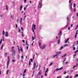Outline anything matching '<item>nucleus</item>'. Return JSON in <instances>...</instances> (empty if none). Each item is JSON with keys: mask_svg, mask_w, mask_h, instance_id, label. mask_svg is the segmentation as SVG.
<instances>
[{"mask_svg": "<svg viewBox=\"0 0 78 78\" xmlns=\"http://www.w3.org/2000/svg\"><path fill=\"white\" fill-rule=\"evenodd\" d=\"M22 37H24V34H23V32H22Z\"/></svg>", "mask_w": 78, "mask_h": 78, "instance_id": "f704fd0d", "label": "nucleus"}, {"mask_svg": "<svg viewBox=\"0 0 78 78\" xmlns=\"http://www.w3.org/2000/svg\"><path fill=\"white\" fill-rule=\"evenodd\" d=\"M66 73H67V72L66 71H65L63 73L64 75H66Z\"/></svg>", "mask_w": 78, "mask_h": 78, "instance_id": "7c9ffc66", "label": "nucleus"}, {"mask_svg": "<svg viewBox=\"0 0 78 78\" xmlns=\"http://www.w3.org/2000/svg\"><path fill=\"white\" fill-rule=\"evenodd\" d=\"M56 70H54L53 72V73H55V72H56Z\"/></svg>", "mask_w": 78, "mask_h": 78, "instance_id": "bf43d9fd", "label": "nucleus"}, {"mask_svg": "<svg viewBox=\"0 0 78 78\" xmlns=\"http://www.w3.org/2000/svg\"><path fill=\"white\" fill-rule=\"evenodd\" d=\"M5 56H7V53L6 52H5Z\"/></svg>", "mask_w": 78, "mask_h": 78, "instance_id": "864d4df0", "label": "nucleus"}, {"mask_svg": "<svg viewBox=\"0 0 78 78\" xmlns=\"http://www.w3.org/2000/svg\"><path fill=\"white\" fill-rule=\"evenodd\" d=\"M26 45H27V46H28V44L27 43V41H26Z\"/></svg>", "mask_w": 78, "mask_h": 78, "instance_id": "5701e85b", "label": "nucleus"}, {"mask_svg": "<svg viewBox=\"0 0 78 78\" xmlns=\"http://www.w3.org/2000/svg\"><path fill=\"white\" fill-rule=\"evenodd\" d=\"M48 68H47V69L45 72L47 73V72H48Z\"/></svg>", "mask_w": 78, "mask_h": 78, "instance_id": "603ef678", "label": "nucleus"}, {"mask_svg": "<svg viewBox=\"0 0 78 78\" xmlns=\"http://www.w3.org/2000/svg\"><path fill=\"white\" fill-rule=\"evenodd\" d=\"M5 37H8V32L6 31L5 32Z\"/></svg>", "mask_w": 78, "mask_h": 78, "instance_id": "423d86ee", "label": "nucleus"}, {"mask_svg": "<svg viewBox=\"0 0 78 78\" xmlns=\"http://www.w3.org/2000/svg\"><path fill=\"white\" fill-rule=\"evenodd\" d=\"M72 3H71V9H72Z\"/></svg>", "mask_w": 78, "mask_h": 78, "instance_id": "4d7b16f0", "label": "nucleus"}, {"mask_svg": "<svg viewBox=\"0 0 78 78\" xmlns=\"http://www.w3.org/2000/svg\"><path fill=\"white\" fill-rule=\"evenodd\" d=\"M18 52L19 53H20V49L19 48V47L18 48Z\"/></svg>", "mask_w": 78, "mask_h": 78, "instance_id": "72a5a7b5", "label": "nucleus"}, {"mask_svg": "<svg viewBox=\"0 0 78 78\" xmlns=\"http://www.w3.org/2000/svg\"><path fill=\"white\" fill-rule=\"evenodd\" d=\"M5 31L3 30L2 31V35H5Z\"/></svg>", "mask_w": 78, "mask_h": 78, "instance_id": "a211bd4d", "label": "nucleus"}, {"mask_svg": "<svg viewBox=\"0 0 78 78\" xmlns=\"http://www.w3.org/2000/svg\"><path fill=\"white\" fill-rule=\"evenodd\" d=\"M78 49L76 51H75L74 52V53L75 54V53H77L78 52Z\"/></svg>", "mask_w": 78, "mask_h": 78, "instance_id": "b1692460", "label": "nucleus"}, {"mask_svg": "<svg viewBox=\"0 0 78 78\" xmlns=\"http://www.w3.org/2000/svg\"><path fill=\"white\" fill-rule=\"evenodd\" d=\"M63 69L62 67H61V68H60L59 69L58 68H57L55 70L56 71H58V70H62Z\"/></svg>", "mask_w": 78, "mask_h": 78, "instance_id": "39448f33", "label": "nucleus"}, {"mask_svg": "<svg viewBox=\"0 0 78 78\" xmlns=\"http://www.w3.org/2000/svg\"><path fill=\"white\" fill-rule=\"evenodd\" d=\"M24 3H27L26 0H24Z\"/></svg>", "mask_w": 78, "mask_h": 78, "instance_id": "a18cd8bd", "label": "nucleus"}, {"mask_svg": "<svg viewBox=\"0 0 78 78\" xmlns=\"http://www.w3.org/2000/svg\"><path fill=\"white\" fill-rule=\"evenodd\" d=\"M21 30H22V31H23V27H22L21 28Z\"/></svg>", "mask_w": 78, "mask_h": 78, "instance_id": "6e6d98bb", "label": "nucleus"}, {"mask_svg": "<svg viewBox=\"0 0 78 78\" xmlns=\"http://www.w3.org/2000/svg\"><path fill=\"white\" fill-rule=\"evenodd\" d=\"M33 27L34 30H36V25L34 24Z\"/></svg>", "mask_w": 78, "mask_h": 78, "instance_id": "4be33fe9", "label": "nucleus"}, {"mask_svg": "<svg viewBox=\"0 0 78 78\" xmlns=\"http://www.w3.org/2000/svg\"><path fill=\"white\" fill-rule=\"evenodd\" d=\"M5 7L6 8V10H8V6L7 5H6Z\"/></svg>", "mask_w": 78, "mask_h": 78, "instance_id": "c85d7f7f", "label": "nucleus"}, {"mask_svg": "<svg viewBox=\"0 0 78 78\" xmlns=\"http://www.w3.org/2000/svg\"><path fill=\"white\" fill-rule=\"evenodd\" d=\"M42 3H41V2H40L39 4V5L38 6V8H39V7L40 8H42Z\"/></svg>", "mask_w": 78, "mask_h": 78, "instance_id": "7ed1b4c3", "label": "nucleus"}, {"mask_svg": "<svg viewBox=\"0 0 78 78\" xmlns=\"http://www.w3.org/2000/svg\"><path fill=\"white\" fill-rule=\"evenodd\" d=\"M77 37V35H75L74 37L75 38H76V37Z\"/></svg>", "mask_w": 78, "mask_h": 78, "instance_id": "8fccbe9b", "label": "nucleus"}, {"mask_svg": "<svg viewBox=\"0 0 78 78\" xmlns=\"http://www.w3.org/2000/svg\"><path fill=\"white\" fill-rule=\"evenodd\" d=\"M35 67H34H34L32 68V69H35Z\"/></svg>", "mask_w": 78, "mask_h": 78, "instance_id": "69168bd1", "label": "nucleus"}, {"mask_svg": "<svg viewBox=\"0 0 78 78\" xmlns=\"http://www.w3.org/2000/svg\"><path fill=\"white\" fill-rule=\"evenodd\" d=\"M21 58L22 59H23V56H22L21 57Z\"/></svg>", "mask_w": 78, "mask_h": 78, "instance_id": "de8ad7c7", "label": "nucleus"}, {"mask_svg": "<svg viewBox=\"0 0 78 78\" xmlns=\"http://www.w3.org/2000/svg\"><path fill=\"white\" fill-rule=\"evenodd\" d=\"M8 61H9V62L10 61V59H9V56L8 57Z\"/></svg>", "mask_w": 78, "mask_h": 78, "instance_id": "e433bc0d", "label": "nucleus"}, {"mask_svg": "<svg viewBox=\"0 0 78 78\" xmlns=\"http://www.w3.org/2000/svg\"><path fill=\"white\" fill-rule=\"evenodd\" d=\"M45 46H46L45 45H43L41 47V48H41L42 50H44V49L45 48Z\"/></svg>", "mask_w": 78, "mask_h": 78, "instance_id": "20e7f679", "label": "nucleus"}, {"mask_svg": "<svg viewBox=\"0 0 78 78\" xmlns=\"http://www.w3.org/2000/svg\"><path fill=\"white\" fill-rule=\"evenodd\" d=\"M42 27V26L41 25H40L39 27V29H41Z\"/></svg>", "mask_w": 78, "mask_h": 78, "instance_id": "aec40b11", "label": "nucleus"}, {"mask_svg": "<svg viewBox=\"0 0 78 78\" xmlns=\"http://www.w3.org/2000/svg\"><path fill=\"white\" fill-rule=\"evenodd\" d=\"M45 76H47V73L46 72H45Z\"/></svg>", "mask_w": 78, "mask_h": 78, "instance_id": "4c0bfd02", "label": "nucleus"}, {"mask_svg": "<svg viewBox=\"0 0 78 78\" xmlns=\"http://www.w3.org/2000/svg\"><path fill=\"white\" fill-rule=\"evenodd\" d=\"M9 70H8L7 71V73H6V74L7 75H8V72H9Z\"/></svg>", "mask_w": 78, "mask_h": 78, "instance_id": "bb28decb", "label": "nucleus"}, {"mask_svg": "<svg viewBox=\"0 0 78 78\" xmlns=\"http://www.w3.org/2000/svg\"><path fill=\"white\" fill-rule=\"evenodd\" d=\"M76 54H75L73 55V57H75L76 56Z\"/></svg>", "mask_w": 78, "mask_h": 78, "instance_id": "09e8293b", "label": "nucleus"}, {"mask_svg": "<svg viewBox=\"0 0 78 78\" xmlns=\"http://www.w3.org/2000/svg\"><path fill=\"white\" fill-rule=\"evenodd\" d=\"M22 41H23V43H25V41L24 40H23Z\"/></svg>", "mask_w": 78, "mask_h": 78, "instance_id": "e2e57ef3", "label": "nucleus"}, {"mask_svg": "<svg viewBox=\"0 0 78 78\" xmlns=\"http://www.w3.org/2000/svg\"><path fill=\"white\" fill-rule=\"evenodd\" d=\"M41 70L39 72V73L38 74V75H41V73H42V72H41Z\"/></svg>", "mask_w": 78, "mask_h": 78, "instance_id": "f8f14e48", "label": "nucleus"}, {"mask_svg": "<svg viewBox=\"0 0 78 78\" xmlns=\"http://www.w3.org/2000/svg\"><path fill=\"white\" fill-rule=\"evenodd\" d=\"M67 21H69V17H67Z\"/></svg>", "mask_w": 78, "mask_h": 78, "instance_id": "49530a36", "label": "nucleus"}, {"mask_svg": "<svg viewBox=\"0 0 78 78\" xmlns=\"http://www.w3.org/2000/svg\"><path fill=\"white\" fill-rule=\"evenodd\" d=\"M20 11H21L22 9V8H23V6L22 5H20Z\"/></svg>", "mask_w": 78, "mask_h": 78, "instance_id": "dca6fc26", "label": "nucleus"}, {"mask_svg": "<svg viewBox=\"0 0 78 78\" xmlns=\"http://www.w3.org/2000/svg\"><path fill=\"white\" fill-rule=\"evenodd\" d=\"M69 78V76H67L65 78Z\"/></svg>", "mask_w": 78, "mask_h": 78, "instance_id": "0e129e2a", "label": "nucleus"}, {"mask_svg": "<svg viewBox=\"0 0 78 78\" xmlns=\"http://www.w3.org/2000/svg\"><path fill=\"white\" fill-rule=\"evenodd\" d=\"M3 44L2 45V46L1 48V50H2L3 49Z\"/></svg>", "mask_w": 78, "mask_h": 78, "instance_id": "393cba45", "label": "nucleus"}, {"mask_svg": "<svg viewBox=\"0 0 78 78\" xmlns=\"http://www.w3.org/2000/svg\"><path fill=\"white\" fill-rule=\"evenodd\" d=\"M30 64H31V61H29V66L30 65Z\"/></svg>", "mask_w": 78, "mask_h": 78, "instance_id": "c03bdc74", "label": "nucleus"}, {"mask_svg": "<svg viewBox=\"0 0 78 78\" xmlns=\"http://www.w3.org/2000/svg\"><path fill=\"white\" fill-rule=\"evenodd\" d=\"M63 48V47L62 46L60 48V50H62Z\"/></svg>", "mask_w": 78, "mask_h": 78, "instance_id": "58836bf2", "label": "nucleus"}, {"mask_svg": "<svg viewBox=\"0 0 78 78\" xmlns=\"http://www.w3.org/2000/svg\"><path fill=\"white\" fill-rule=\"evenodd\" d=\"M12 62H15V61H16V60H15L14 59H12Z\"/></svg>", "mask_w": 78, "mask_h": 78, "instance_id": "a19ab883", "label": "nucleus"}, {"mask_svg": "<svg viewBox=\"0 0 78 78\" xmlns=\"http://www.w3.org/2000/svg\"><path fill=\"white\" fill-rule=\"evenodd\" d=\"M73 50H75V47H74L73 48Z\"/></svg>", "mask_w": 78, "mask_h": 78, "instance_id": "13d9d810", "label": "nucleus"}, {"mask_svg": "<svg viewBox=\"0 0 78 78\" xmlns=\"http://www.w3.org/2000/svg\"><path fill=\"white\" fill-rule=\"evenodd\" d=\"M75 67H76V66H73V69H75Z\"/></svg>", "mask_w": 78, "mask_h": 78, "instance_id": "5fc2aeb1", "label": "nucleus"}, {"mask_svg": "<svg viewBox=\"0 0 78 78\" xmlns=\"http://www.w3.org/2000/svg\"><path fill=\"white\" fill-rule=\"evenodd\" d=\"M61 35H62V33L61 31H60L59 33L58 34V35L59 36H61Z\"/></svg>", "mask_w": 78, "mask_h": 78, "instance_id": "6e6552de", "label": "nucleus"}, {"mask_svg": "<svg viewBox=\"0 0 78 78\" xmlns=\"http://www.w3.org/2000/svg\"><path fill=\"white\" fill-rule=\"evenodd\" d=\"M20 50L22 52H23V49H22V48L21 47H20Z\"/></svg>", "mask_w": 78, "mask_h": 78, "instance_id": "a878e982", "label": "nucleus"}, {"mask_svg": "<svg viewBox=\"0 0 78 78\" xmlns=\"http://www.w3.org/2000/svg\"><path fill=\"white\" fill-rule=\"evenodd\" d=\"M30 60L31 61V62H33V59L32 58H30Z\"/></svg>", "mask_w": 78, "mask_h": 78, "instance_id": "052dcab7", "label": "nucleus"}, {"mask_svg": "<svg viewBox=\"0 0 78 78\" xmlns=\"http://www.w3.org/2000/svg\"><path fill=\"white\" fill-rule=\"evenodd\" d=\"M68 44H66L64 45V46L65 47H67L68 46Z\"/></svg>", "mask_w": 78, "mask_h": 78, "instance_id": "6ab92c4d", "label": "nucleus"}, {"mask_svg": "<svg viewBox=\"0 0 78 78\" xmlns=\"http://www.w3.org/2000/svg\"><path fill=\"white\" fill-rule=\"evenodd\" d=\"M11 18L12 19H14V16H12V15H11L10 16Z\"/></svg>", "mask_w": 78, "mask_h": 78, "instance_id": "ddd939ff", "label": "nucleus"}, {"mask_svg": "<svg viewBox=\"0 0 78 78\" xmlns=\"http://www.w3.org/2000/svg\"><path fill=\"white\" fill-rule=\"evenodd\" d=\"M73 9L74 12H75L76 11V9L75 8H73Z\"/></svg>", "mask_w": 78, "mask_h": 78, "instance_id": "cd10ccee", "label": "nucleus"}, {"mask_svg": "<svg viewBox=\"0 0 78 78\" xmlns=\"http://www.w3.org/2000/svg\"><path fill=\"white\" fill-rule=\"evenodd\" d=\"M78 25H77L76 27L75 28V30H76L78 28Z\"/></svg>", "mask_w": 78, "mask_h": 78, "instance_id": "ea45409f", "label": "nucleus"}, {"mask_svg": "<svg viewBox=\"0 0 78 78\" xmlns=\"http://www.w3.org/2000/svg\"><path fill=\"white\" fill-rule=\"evenodd\" d=\"M26 71H27V70L26 69H25V70L24 71V73H26Z\"/></svg>", "mask_w": 78, "mask_h": 78, "instance_id": "3c124183", "label": "nucleus"}, {"mask_svg": "<svg viewBox=\"0 0 78 78\" xmlns=\"http://www.w3.org/2000/svg\"><path fill=\"white\" fill-rule=\"evenodd\" d=\"M61 51H58L56 53V55L57 56H59L60 55L59 54H61Z\"/></svg>", "mask_w": 78, "mask_h": 78, "instance_id": "f03ea898", "label": "nucleus"}, {"mask_svg": "<svg viewBox=\"0 0 78 78\" xmlns=\"http://www.w3.org/2000/svg\"><path fill=\"white\" fill-rule=\"evenodd\" d=\"M53 64V62H51L50 64L49 65V66H51Z\"/></svg>", "mask_w": 78, "mask_h": 78, "instance_id": "37998d69", "label": "nucleus"}, {"mask_svg": "<svg viewBox=\"0 0 78 78\" xmlns=\"http://www.w3.org/2000/svg\"><path fill=\"white\" fill-rule=\"evenodd\" d=\"M66 55H67V54H64L63 55H62L61 56V57L62 58H64V57H66Z\"/></svg>", "mask_w": 78, "mask_h": 78, "instance_id": "4468645a", "label": "nucleus"}, {"mask_svg": "<svg viewBox=\"0 0 78 78\" xmlns=\"http://www.w3.org/2000/svg\"><path fill=\"white\" fill-rule=\"evenodd\" d=\"M14 47L12 46V56H15V54H16V51L14 49Z\"/></svg>", "mask_w": 78, "mask_h": 78, "instance_id": "f257e3e1", "label": "nucleus"}, {"mask_svg": "<svg viewBox=\"0 0 78 78\" xmlns=\"http://www.w3.org/2000/svg\"><path fill=\"white\" fill-rule=\"evenodd\" d=\"M2 39H1L0 41V45H1V44H2Z\"/></svg>", "mask_w": 78, "mask_h": 78, "instance_id": "c9c22d12", "label": "nucleus"}, {"mask_svg": "<svg viewBox=\"0 0 78 78\" xmlns=\"http://www.w3.org/2000/svg\"><path fill=\"white\" fill-rule=\"evenodd\" d=\"M75 6H76V4L74 3H73V7L74 8H75Z\"/></svg>", "mask_w": 78, "mask_h": 78, "instance_id": "c756f323", "label": "nucleus"}, {"mask_svg": "<svg viewBox=\"0 0 78 78\" xmlns=\"http://www.w3.org/2000/svg\"><path fill=\"white\" fill-rule=\"evenodd\" d=\"M56 56H57L56 55H53L52 56V58H55Z\"/></svg>", "mask_w": 78, "mask_h": 78, "instance_id": "2eb2a0df", "label": "nucleus"}, {"mask_svg": "<svg viewBox=\"0 0 78 78\" xmlns=\"http://www.w3.org/2000/svg\"><path fill=\"white\" fill-rule=\"evenodd\" d=\"M75 77H78V74H76V75L74 76Z\"/></svg>", "mask_w": 78, "mask_h": 78, "instance_id": "2f4dec72", "label": "nucleus"}, {"mask_svg": "<svg viewBox=\"0 0 78 78\" xmlns=\"http://www.w3.org/2000/svg\"><path fill=\"white\" fill-rule=\"evenodd\" d=\"M70 72H71V73H72V72H73V70H70Z\"/></svg>", "mask_w": 78, "mask_h": 78, "instance_id": "680f3d73", "label": "nucleus"}, {"mask_svg": "<svg viewBox=\"0 0 78 78\" xmlns=\"http://www.w3.org/2000/svg\"><path fill=\"white\" fill-rule=\"evenodd\" d=\"M22 18H21L20 20V24H22Z\"/></svg>", "mask_w": 78, "mask_h": 78, "instance_id": "9b49d317", "label": "nucleus"}, {"mask_svg": "<svg viewBox=\"0 0 78 78\" xmlns=\"http://www.w3.org/2000/svg\"><path fill=\"white\" fill-rule=\"evenodd\" d=\"M34 26V24H33V26H32V31L34 33V28H33V27Z\"/></svg>", "mask_w": 78, "mask_h": 78, "instance_id": "1a4fd4ad", "label": "nucleus"}, {"mask_svg": "<svg viewBox=\"0 0 78 78\" xmlns=\"http://www.w3.org/2000/svg\"><path fill=\"white\" fill-rule=\"evenodd\" d=\"M60 42V41H59V40L58 41V42H57L58 44H59Z\"/></svg>", "mask_w": 78, "mask_h": 78, "instance_id": "79ce46f5", "label": "nucleus"}, {"mask_svg": "<svg viewBox=\"0 0 78 78\" xmlns=\"http://www.w3.org/2000/svg\"><path fill=\"white\" fill-rule=\"evenodd\" d=\"M69 38H68V39H66L65 40V43H67V42H68V41H69Z\"/></svg>", "mask_w": 78, "mask_h": 78, "instance_id": "0eeeda50", "label": "nucleus"}, {"mask_svg": "<svg viewBox=\"0 0 78 78\" xmlns=\"http://www.w3.org/2000/svg\"><path fill=\"white\" fill-rule=\"evenodd\" d=\"M76 43H77V45H78V41H76Z\"/></svg>", "mask_w": 78, "mask_h": 78, "instance_id": "774afa93", "label": "nucleus"}, {"mask_svg": "<svg viewBox=\"0 0 78 78\" xmlns=\"http://www.w3.org/2000/svg\"><path fill=\"white\" fill-rule=\"evenodd\" d=\"M9 61H8L7 62V65L6 67L7 68H8V65H9Z\"/></svg>", "mask_w": 78, "mask_h": 78, "instance_id": "f3484780", "label": "nucleus"}, {"mask_svg": "<svg viewBox=\"0 0 78 78\" xmlns=\"http://www.w3.org/2000/svg\"><path fill=\"white\" fill-rule=\"evenodd\" d=\"M38 44H39V47H40V48H41V43L39 42Z\"/></svg>", "mask_w": 78, "mask_h": 78, "instance_id": "9d476101", "label": "nucleus"}, {"mask_svg": "<svg viewBox=\"0 0 78 78\" xmlns=\"http://www.w3.org/2000/svg\"><path fill=\"white\" fill-rule=\"evenodd\" d=\"M36 63H35V62H34V67H36Z\"/></svg>", "mask_w": 78, "mask_h": 78, "instance_id": "412c9836", "label": "nucleus"}, {"mask_svg": "<svg viewBox=\"0 0 78 78\" xmlns=\"http://www.w3.org/2000/svg\"><path fill=\"white\" fill-rule=\"evenodd\" d=\"M76 61H78V58L76 59Z\"/></svg>", "mask_w": 78, "mask_h": 78, "instance_id": "338daca9", "label": "nucleus"}, {"mask_svg": "<svg viewBox=\"0 0 78 78\" xmlns=\"http://www.w3.org/2000/svg\"><path fill=\"white\" fill-rule=\"evenodd\" d=\"M35 39V38L33 37V36H32V41H34V40Z\"/></svg>", "mask_w": 78, "mask_h": 78, "instance_id": "473e14b6", "label": "nucleus"}]
</instances>
